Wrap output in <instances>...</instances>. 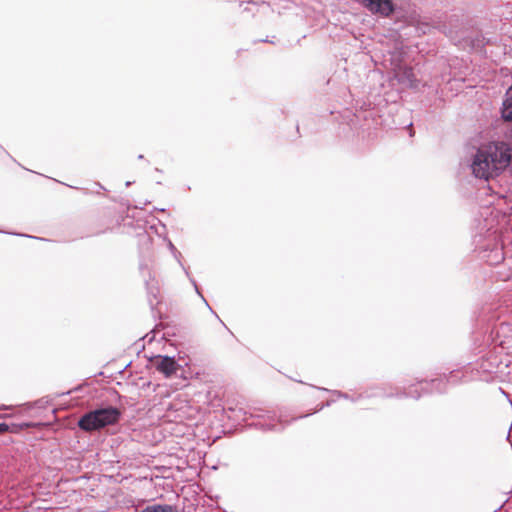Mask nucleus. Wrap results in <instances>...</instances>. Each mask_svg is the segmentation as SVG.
<instances>
[{"label":"nucleus","instance_id":"obj_1","mask_svg":"<svg viewBox=\"0 0 512 512\" xmlns=\"http://www.w3.org/2000/svg\"><path fill=\"white\" fill-rule=\"evenodd\" d=\"M511 163L512 144L505 141H491L476 148L471 156L469 167L475 178L489 181L508 170Z\"/></svg>","mask_w":512,"mask_h":512},{"label":"nucleus","instance_id":"obj_2","mask_svg":"<svg viewBox=\"0 0 512 512\" xmlns=\"http://www.w3.org/2000/svg\"><path fill=\"white\" fill-rule=\"evenodd\" d=\"M473 334H480V341L485 347L491 346L501 352L512 348V324L507 322H487L484 315L477 319V330Z\"/></svg>","mask_w":512,"mask_h":512},{"label":"nucleus","instance_id":"obj_3","mask_svg":"<svg viewBox=\"0 0 512 512\" xmlns=\"http://www.w3.org/2000/svg\"><path fill=\"white\" fill-rule=\"evenodd\" d=\"M473 244L479 257L490 265L500 264L505 258L502 243L494 229L487 228L485 233H476Z\"/></svg>","mask_w":512,"mask_h":512},{"label":"nucleus","instance_id":"obj_4","mask_svg":"<svg viewBox=\"0 0 512 512\" xmlns=\"http://www.w3.org/2000/svg\"><path fill=\"white\" fill-rule=\"evenodd\" d=\"M122 412L112 405H101L84 413L77 422L78 427L86 432L102 429L118 423Z\"/></svg>","mask_w":512,"mask_h":512},{"label":"nucleus","instance_id":"obj_5","mask_svg":"<svg viewBox=\"0 0 512 512\" xmlns=\"http://www.w3.org/2000/svg\"><path fill=\"white\" fill-rule=\"evenodd\" d=\"M473 351L477 356L475 362L471 363L473 370L483 374H492L498 371L502 363V352L491 346L485 347L480 341V334H473Z\"/></svg>","mask_w":512,"mask_h":512},{"label":"nucleus","instance_id":"obj_6","mask_svg":"<svg viewBox=\"0 0 512 512\" xmlns=\"http://www.w3.org/2000/svg\"><path fill=\"white\" fill-rule=\"evenodd\" d=\"M243 415L244 420H254L249 424V426L256 429L262 431H282L284 429V426L277 421V416L273 412L261 411L259 413H249V416H247V412L244 411Z\"/></svg>","mask_w":512,"mask_h":512},{"label":"nucleus","instance_id":"obj_7","mask_svg":"<svg viewBox=\"0 0 512 512\" xmlns=\"http://www.w3.org/2000/svg\"><path fill=\"white\" fill-rule=\"evenodd\" d=\"M359 3L372 15L382 18L394 16L399 6L394 0H358Z\"/></svg>","mask_w":512,"mask_h":512},{"label":"nucleus","instance_id":"obj_8","mask_svg":"<svg viewBox=\"0 0 512 512\" xmlns=\"http://www.w3.org/2000/svg\"><path fill=\"white\" fill-rule=\"evenodd\" d=\"M149 361L152 366L166 378H170L172 375L176 374L179 369V364L175 358L168 355H154L149 358Z\"/></svg>","mask_w":512,"mask_h":512},{"label":"nucleus","instance_id":"obj_9","mask_svg":"<svg viewBox=\"0 0 512 512\" xmlns=\"http://www.w3.org/2000/svg\"><path fill=\"white\" fill-rule=\"evenodd\" d=\"M416 384L422 385V390L424 394H443L448 390V383L445 380L443 374L437 378L433 379H424V378H416Z\"/></svg>","mask_w":512,"mask_h":512},{"label":"nucleus","instance_id":"obj_10","mask_svg":"<svg viewBox=\"0 0 512 512\" xmlns=\"http://www.w3.org/2000/svg\"><path fill=\"white\" fill-rule=\"evenodd\" d=\"M415 384H409L407 387L403 386V388L395 387V398L403 399V398H412L414 400H419L425 394L422 390V385L420 389L414 388Z\"/></svg>","mask_w":512,"mask_h":512},{"label":"nucleus","instance_id":"obj_11","mask_svg":"<svg viewBox=\"0 0 512 512\" xmlns=\"http://www.w3.org/2000/svg\"><path fill=\"white\" fill-rule=\"evenodd\" d=\"M395 77L400 84H403L408 88H417L418 86V81L415 77L413 69L410 67L406 66L402 69H399L396 72Z\"/></svg>","mask_w":512,"mask_h":512},{"label":"nucleus","instance_id":"obj_12","mask_svg":"<svg viewBox=\"0 0 512 512\" xmlns=\"http://www.w3.org/2000/svg\"><path fill=\"white\" fill-rule=\"evenodd\" d=\"M372 397L395 398V387L389 384H382L380 386L370 388V392H364V398Z\"/></svg>","mask_w":512,"mask_h":512},{"label":"nucleus","instance_id":"obj_13","mask_svg":"<svg viewBox=\"0 0 512 512\" xmlns=\"http://www.w3.org/2000/svg\"><path fill=\"white\" fill-rule=\"evenodd\" d=\"M140 270L142 273H144V271L148 272L149 278L148 279L145 278L144 281H145V286H146V290H147L148 303H149L151 309L153 310L154 306H155L154 300H156V298H157L158 290H157V288L152 286L149 282L152 279V276H151V272L148 269V266L146 264H140ZM157 303H158V301H156V304Z\"/></svg>","mask_w":512,"mask_h":512},{"label":"nucleus","instance_id":"obj_14","mask_svg":"<svg viewBox=\"0 0 512 512\" xmlns=\"http://www.w3.org/2000/svg\"><path fill=\"white\" fill-rule=\"evenodd\" d=\"M500 114L504 121H512V85L506 90Z\"/></svg>","mask_w":512,"mask_h":512},{"label":"nucleus","instance_id":"obj_15","mask_svg":"<svg viewBox=\"0 0 512 512\" xmlns=\"http://www.w3.org/2000/svg\"><path fill=\"white\" fill-rule=\"evenodd\" d=\"M133 512H178V510L170 504L154 503L145 506L141 510L135 509Z\"/></svg>","mask_w":512,"mask_h":512},{"label":"nucleus","instance_id":"obj_16","mask_svg":"<svg viewBox=\"0 0 512 512\" xmlns=\"http://www.w3.org/2000/svg\"><path fill=\"white\" fill-rule=\"evenodd\" d=\"M311 387L317 389V390H321V391H325V392H329L335 396H337L338 398H342V399H345V400H349L351 402H357L359 401L360 399H363L364 398V393H360L358 394L357 396H351L349 395L348 393L346 392H342L340 390H329L327 388H324V387H318V386H314V385H311Z\"/></svg>","mask_w":512,"mask_h":512},{"label":"nucleus","instance_id":"obj_17","mask_svg":"<svg viewBox=\"0 0 512 512\" xmlns=\"http://www.w3.org/2000/svg\"><path fill=\"white\" fill-rule=\"evenodd\" d=\"M491 43V39L485 37L483 34H478L471 39V46L475 50H479L480 52L484 51L486 45Z\"/></svg>","mask_w":512,"mask_h":512},{"label":"nucleus","instance_id":"obj_18","mask_svg":"<svg viewBox=\"0 0 512 512\" xmlns=\"http://www.w3.org/2000/svg\"><path fill=\"white\" fill-rule=\"evenodd\" d=\"M445 380L449 384H458L462 381V378L464 376L463 372L461 370H452L448 374H443Z\"/></svg>","mask_w":512,"mask_h":512},{"label":"nucleus","instance_id":"obj_19","mask_svg":"<svg viewBox=\"0 0 512 512\" xmlns=\"http://www.w3.org/2000/svg\"><path fill=\"white\" fill-rule=\"evenodd\" d=\"M333 403H334V400H328L325 403H321V404L317 405L316 408L312 412L300 415L298 417H294L292 420L296 421L298 419H303V418H306L308 416H311V415H313L315 413H318L319 411L323 410L325 407L331 406Z\"/></svg>","mask_w":512,"mask_h":512},{"label":"nucleus","instance_id":"obj_20","mask_svg":"<svg viewBox=\"0 0 512 512\" xmlns=\"http://www.w3.org/2000/svg\"><path fill=\"white\" fill-rule=\"evenodd\" d=\"M46 405H49V400H45L44 398L34 401V412L36 410L45 409Z\"/></svg>","mask_w":512,"mask_h":512},{"label":"nucleus","instance_id":"obj_21","mask_svg":"<svg viewBox=\"0 0 512 512\" xmlns=\"http://www.w3.org/2000/svg\"><path fill=\"white\" fill-rule=\"evenodd\" d=\"M168 248L169 250L171 251V253L173 254L174 258L178 261V259L181 260V253L176 249V247L174 246V244L169 240L168 241Z\"/></svg>","mask_w":512,"mask_h":512},{"label":"nucleus","instance_id":"obj_22","mask_svg":"<svg viewBox=\"0 0 512 512\" xmlns=\"http://www.w3.org/2000/svg\"><path fill=\"white\" fill-rule=\"evenodd\" d=\"M195 292L196 294L202 299V301L204 302V304L206 305V307L209 309V311L212 313V314H215V311L211 308V306L209 305V303L207 302L206 298L203 296L201 290L199 287H197V289H195Z\"/></svg>","mask_w":512,"mask_h":512},{"label":"nucleus","instance_id":"obj_23","mask_svg":"<svg viewBox=\"0 0 512 512\" xmlns=\"http://www.w3.org/2000/svg\"><path fill=\"white\" fill-rule=\"evenodd\" d=\"M412 125H413L412 121H410V122H408L406 124L403 123V128H407L409 130V136L410 137L414 136V130L412 128Z\"/></svg>","mask_w":512,"mask_h":512},{"label":"nucleus","instance_id":"obj_24","mask_svg":"<svg viewBox=\"0 0 512 512\" xmlns=\"http://www.w3.org/2000/svg\"><path fill=\"white\" fill-rule=\"evenodd\" d=\"M178 263L179 265L181 266V268L183 269L185 275L188 277V279L190 280L191 275H190V272H189V269L187 267L184 266V264L182 263V261L180 259H178Z\"/></svg>","mask_w":512,"mask_h":512},{"label":"nucleus","instance_id":"obj_25","mask_svg":"<svg viewBox=\"0 0 512 512\" xmlns=\"http://www.w3.org/2000/svg\"><path fill=\"white\" fill-rule=\"evenodd\" d=\"M9 431V425L5 422H0V435Z\"/></svg>","mask_w":512,"mask_h":512},{"label":"nucleus","instance_id":"obj_26","mask_svg":"<svg viewBox=\"0 0 512 512\" xmlns=\"http://www.w3.org/2000/svg\"><path fill=\"white\" fill-rule=\"evenodd\" d=\"M189 281H190V283L192 284V286L194 287V289H197V287H199V286H198V284H197V282H196V280H195L193 277H192V278H190V280H189Z\"/></svg>","mask_w":512,"mask_h":512},{"label":"nucleus","instance_id":"obj_27","mask_svg":"<svg viewBox=\"0 0 512 512\" xmlns=\"http://www.w3.org/2000/svg\"><path fill=\"white\" fill-rule=\"evenodd\" d=\"M189 281H190V283L192 284V286L194 287V289H197V287H199V286H198V284H197V282H196V280H195L193 277H192V278H190V280H189Z\"/></svg>","mask_w":512,"mask_h":512},{"label":"nucleus","instance_id":"obj_28","mask_svg":"<svg viewBox=\"0 0 512 512\" xmlns=\"http://www.w3.org/2000/svg\"><path fill=\"white\" fill-rule=\"evenodd\" d=\"M259 42H265V43H274L273 40H271L269 37H266L265 39L258 40Z\"/></svg>","mask_w":512,"mask_h":512},{"label":"nucleus","instance_id":"obj_29","mask_svg":"<svg viewBox=\"0 0 512 512\" xmlns=\"http://www.w3.org/2000/svg\"><path fill=\"white\" fill-rule=\"evenodd\" d=\"M48 509H49V508H44V507H40V506H38V507H36V508L34 507V512H36V511H41V510H45V511H46V510H48Z\"/></svg>","mask_w":512,"mask_h":512},{"label":"nucleus","instance_id":"obj_30","mask_svg":"<svg viewBox=\"0 0 512 512\" xmlns=\"http://www.w3.org/2000/svg\"><path fill=\"white\" fill-rule=\"evenodd\" d=\"M150 334H147L144 338H148V342H152L155 338L154 335H152L151 337L149 336Z\"/></svg>","mask_w":512,"mask_h":512},{"label":"nucleus","instance_id":"obj_31","mask_svg":"<svg viewBox=\"0 0 512 512\" xmlns=\"http://www.w3.org/2000/svg\"><path fill=\"white\" fill-rule=\"evenodd\" d=\"M33 240H34V241H45V239H44V238L37 237V236H34V237H33Z\"/></svg>","mask_w":512,"mask_h":512},{"label":"nucleus","instance_id":"obj_32","mask_svg":"<svg viewBox=\"0 0 512 512\" xmlns=\"http://www.w3.org/2000/svg\"><path fill=\"white\" fill-rule=\"evenodd\" d=\"M214 315H215V317H216V318H217V319H218V320H219V321L224 325V328H225V329H228V326H227V325H225V324L221 321V319L219 318V316H218L216 313H215Z\"/></svg>","mask_w":512,"mask_h":512},{"label":"nucleus","instance_id":"obj_33","mask_svg":"<svg viewBox=\"0 0 512 512\" xmlns=\"http://www.w3.org/2000/svg\"><path fill=\"white\" fill-rule=\"evenodd\" d=\"M214 315H215V317H216V318H217V319H218V320H219V321L224 325V328H225V329H228V326H227V325H225V324L221 321V319L219 318V316H218L216 313H215Z\"/></svg>","mask_w":512,"mask_h":512},{"label":"nucleus","instance_id":"obj_34","mask_svg":"<svg viewBox=\"0 0 512 512\" xmlns=\"http://www.w3.org/2000/svg\"><path fill=\"white\" fill-rule=\"evenodd\" d=\"M30 505H32V500L27 501V502L24 504V507H25V508H27V507H29Z\"/></svg>","mask_w":512,"mask_h":512},{"label":"nucleus","instance_id":"obj_35","mask_svg":"<svg viewBox=\"0 0 512 512\" xmlns=\"http://www.w3.org/2000/svg\"><path fill=\"white\" fill-rule=\"evenodd\" d=\"M18 236H22V237H27V238H31L32 236L29 235V234H17Z\"/></svg>","mask_w":512,"mask_h":512},{"label":"nucleus","instance_id":"obj_36","mask_svg":"<svg viewBox=\"0 0 512 512\" xmlns=\"http://www.w3.org/2000/svg\"><path fill=\"white\" fill-rule=\"evenodd\" d=\"M132 183H133V182H131V181H126L125 186H126V187H129V186H131V185H132Z\"/></svg>","mask_w":512,"mask_h":512},{"label":"nucleus","instance_id":"obj_37","mask_svg":"<svg viewBox=\"0 0 512 512\" xmlns=\"http://www.w3.org/2000/svg\"><path fill=\"white\" fill-rule=\"evenodd\" d=\"M155 210L160 211V212H165L166 211L165 208H155Z\"/></svg>","mask_w":512,"mask_h":512},{"label":"nucleus","instance_id":"obj_38","mask_svg":"<svg viewBox=\"0 0 512 512\" xmlns=\"http://www.w3.org/2000/svg\"><path fill=\"white\" fill-rule=\"evenodd\" d=\"M96 185L100 188V189H103V190H106L99 182L96 183Z\"/></svg>","mask_w":512,"mask_h":512},{"label":"nucleus","instance_id":"obj_39","mask_svg":"<svg viewBox=\"0 0 512 512\" xmlns=\"http://www.w3.org/2000/svg\"><path fill=\"white\" fill-rule=\"evenodd\" d=\"M137 158H138L139 160H142V159H144V155H143V154H139Z\"/></svg>","mask_w":512,"mask_h":512},{"label":"nucleus","instance_id":"obj_40","mask_svg":"<svg viewBox=\"0 0 512 512\" xmlns=\"http://www.w3.org/2000/svg\"><path fill=\"white\" fill-rule=\"evenodd\" d=\"M50 411H51L52 414H54V412H55V408L53 406H51V405H50Z\"/></svg>","mask_w":512,"mask_h":512},{"label":"nucleus","instance_id":"obj_41","mask_svg":"<svg viewBox=\"0 0 512 512\" xmlns=\"http://www.w3.org/2000/svg\"><path fill=\"white\" fill-rule=\"evenodd\" d=\"M38 425H41V423H40V422H34V423H33L34 428H35L36 426H38Z\"/></svg>","mask_w":512,"mask_h":512},{"label":"nucleus","instance_id":"obj_42","mask_svg":"<svg viewBox=\"0 0 512 512\" xmlns=\"http://www.w3.org/2000/svg\"><path fill=\"white\" fill-rule=\"evenodd\" d=\"M155 171H156L157 173H162V170H161V169H159V168H155Z\"/></svg>","mask_w":512,"mask_h":512},{"label":"nucleus","instance_id":"obj_43","mask_svg":"<svg viewBox=\"0 0 512 512\" xmlns=\"http://www.w3.org/2000/svg\"><path fill=\"white\" fill-rule=\"evenodd\" d=\"M24 425H25V426H27V427L32 426V424H31V423H24Z\"/></svg>","mask_w":512,"mask_h":512}]
</instances>
